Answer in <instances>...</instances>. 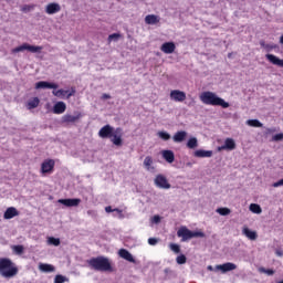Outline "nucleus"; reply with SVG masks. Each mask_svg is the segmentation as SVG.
<instances>
[{"label":"nucleus","mask_w":283,"mask_h":283,"mask_svg":"<svg viewBox=\"0 0 283 283\" xmlns=\"http://www.w3.org/2000/svg\"><path fill=\"white\" fill-rule=\"evenodd\" d=\"M200 101L203 103V105H212L218 107H223V109H227L229 107V102H226L222 99V97H219L216 95V93L211 91H206L200 94Z\"/></svg>","instance_id":"nucleus-1"},{"label":"nucleus","mask_w":283,"mask_h":283,"mask_svg":"<svg viewBox=\"0 0 283 283\" xmlns=\"http://www.w3.org/2000/svg\"><path fill=\"white\" fill-rule=\"evenodd\" d=\"M17 273H19V269L14 266L10 259L0 260V275H2V277H14Z\"/></svg>","instance_id":"nucleus-2"},{"label":"nucleus","mask_w":283,"mask_h":283,"mask_svg":"<svg viewBox=\"0 0 283 283\" xmlns=\"http://www.w3.org/2000/svg\"><path fill=\"white\" fill-rule=\"evenodd\" d=\"M88 264L95 270V271H112V263L109 262V259L105 256H97L88 260Z\"/></svg>","instance_id":"nucleus-3"},{"label":"nucleus","mask_w":283,"mask_h":283,"mask_svg":"<svg viewBox=\"0 0 283 283\" xmlns=\"http://www.w3.org/2000/svg\"><path fill=\"white\" fill-rule=\"evenodd\" d=\"M177 237L181 238V242H187L192 238H205V232L202 231H191L187 227L182 226L177 231Z\"/></svg>","instance_id":"nucleus-4"},{"label":"nucleus","mask_w":283,"mask_h":283,"mask_svg":"<svg viewBox=\"0 0 283 283\" xmlns=\"http://www.w3.org/2000/svg\"><path fill=\"white\" fill-rule=\"evenodd\" d=\"M24 50H28L29 52H32V54H39L43 50V46H35V45H30L28 43H24L20 46H17L12 49V54H17L19 52H24Z\"/></svg>","instance_id":"nucleus-5"},{"label":"nucleus","mask_w":283,"mask_h":283,"mask_svg":"<svg viewBox=\"0 0 283 283\" xmlns=\"http://www.w3.org/2000/svg\"><path fill=\"white\" fill-rule=\"evenodd\" d=\"M111 143L115 145V147H123V128H115L109 137Z\"/></svg>","instance_id":"nucleus-6"},{"label":"nucleus","mask_w":283,"mask_h":283,"mask_svg":"<svg viewBox=\"0 0 283 283\" xmlns=\"http://www.w3.org/2000/svg\"><path fill=\"white\" fill-rule=\"evenodd\" d=\"M154 184L158 187V189H171V184H169V180H167L165 175H157Z\"/></svg>","instance_id":"nucleus-7"},{"label":"nucleus","mask_w":283,"mask_h":283,"mask_svg":"<svg viewBox=\"0 0 283 283\" xmlns=\"http://www.w3.org/2000/svg\"><path fill=\"white\" fill-rule=\"evenodd\" d=\"M235 269H238V265H235V263L227 262L216 265L214 271H220L221 273H229V271H235Z\"/></svg>","instance_id":"nucleus-8"},{"label":"nucleus","mask_w":283,"mask_h":283,"mask_svg":"<svg viewBox=\"0 0 283 283\" xmlns=\"http://www.w3.org/2000/svg\"><path fill=\"white\" fill-rule=\"evenodd\" d=\"M170 98L176 103H182L187 99V94L182 91L174 90L170 92Z\"/></svg>","instance_id":"nucleus-9"},{"label":"nucleus","mask_w":283,"mask_h":283,"mask_svg":"<svg viewBox=\"0 0 283 283\" xmlns=\"http://www.w3.org/2000/svg\"><path fill=\"white\" fill-rule=\"evenodd\" d=\"M35 90H59V84L40 81L35 84Z\"/></svg>","instance_id":"nucleus-10"},{"label":"nucleus","mask_w":283,"mask_h":283,"mask_svg":"<svg viewBox=\"0 0 283 283\" xmlns=\"http://www.w3.org/2000/svg\"><path fill=\"white\" fill-rule=\"evenodd\" d=\"M82 116H83V115L81 114V112L75 111V112L73 113V115H70V114L64 115V116L62 117V120H63L64 123H76V120H81Z\"/></svg>","instance_id":"nucleus-11"},{"label":"nucleus","mask_w":283,"mask_h":283,"mask_svg":"<svg viewBox=\"0 0 283 283\" xmlns=\"http://www.w3.org/2000/svg\"><path fill=\"white\" fill-rule=\"evenodd\" d=\"M114 127H112L111 125H105L104 127H102L98 132V136L99 138H111L112 134L114 133Z\"/></svg>","instance_id":"nucleus-12"},{"label":"nucleus","mask_w":283,"mask_h":283,"mask_svg":"<svg viewBox=\"0 0 283 283\" xmlns=\"http://www.w3.org/2000/svg\"><path fill=\"white\" fill-rule=\"evenodd\" d=\"M75 92L76 91H74V90L72 92L65 91V90H57V91H53L52 94H53V96H56L57 98H65V96H66V98H71V96H74Z\"/></svg>","instance_id":"nucleus-13"},{"label":"nucleus","mask_w":283,"mask_h":283,"mask_svg":"<svg viewBox=\"0 0 283 283\" xmlns=\"http://www.w3.org/2000/svg\"><path fill=\"white\" fill-rule=\"evenodd\" d=\"M160 50L164 54H174L176 52V44L174 42H165Z\"/></svg>","instance_id":"nucleus-14"},{"label":"nucleus","mask_w":283,"mask_h":283,"mask_svg":"<svg viewBox=\"0 0 283 283\" xmlns=\"http://www.w3.org/2000/svg\"><path fill=\"white\" fill-rule=\"evenodd\" d=\"M46 14H56L61 12V4L56 2L49 3L45 8Z\"/></svg>","instance_id":"nucleus-15"},{"label":"nucleus","mask_w":283,"mask_h":283,"mask_svg":"<svg viewBox=\"0 0 283 283\" xmlns=\"http://www.w3.org/2000/svg\"><path fill=\"white\" fill-rule=\"evenodd\" d=\"M57 202L64 205V207H78L81 205V199H60Z\"/></svg>","instance_id":"nucleus-16"},{"label":"nucleus","mask_w":283,"mask_h":283,"mask_svg":"<svg viewBox=\"0 0 283 283\" xmlns=\"http://www.w3.org/2000/svg\"><path fill=\"white\" fill-rule=\"evenodd\" d=\"M224 149L233 151V149H235V140H233V138H227L224 140V145L218 148L219 151H222Z\"/></svg>","instance_id":"nucleus-17"},{"label":"nucleus","mask_w":283,"mask_h":283,"mask_svg":"<svg viewBox=\"0 0 283 283\" xmlns=\"http://www.w3.org/2000/svg\"><path fill=\"white\" fill-rule=\"evenodd\" d=\"M119 258H123V260H126L127 262H132L133 264L136 263V259H134V255L130 254L129 251L126 249H120L118 252Z\"/></svg>","instance_id":"nucleus-18"},{"label":"nucleus","mask_w":283,"mask_h":283,"mask_svg":"<svg viewBox=\"0 0 283 283\" xmlns=\"http://www.w3.org/2000/svg\"><path fill=\"white\" fill-rule=\"evenodd\" d=\"M54 169V160L49 159L42 163L41 171L42 174H50Z\"/></svg>","instance_id":"nucleus-19"},{"label":"nucleus","mask_w":283,"mask_h":283,"mask_svg":"<svg viewBox=\"0 0 283 283\" xmlns=\"http://www.w3.org/2000/svg\"><path fill=\"white\" fill-rule=\"evenodd\" d=\"M67 109V105L65 102H57L53 106V114H65V111Z\"/></svg>","instance_id":"nucleus-20"},{"label":"nucleus","mask_w":283,"mask_h":283,"mask_svg":"<svg viewBox=\"0 0 283 283\" xmlns=\"http://www.w3.org/2000/svg\"><path fill=\"white\" fill-rule=\"evenodd\" d=\"M19 216V210L14 207H10L6 210L3 218L4 220H12V218H17Z\"/></svg>","instance_id":"nucleus-21"},{"label":"nucleus","mask_w":283,"mask_h":283,"mask_svg":"<svg viewBox=\"0 0 283 283\" xmlns=\"http://www.w3.org/2000/svg\"><path fill=\"white\" fill-rule=\"evenodd\" d=\"M265 59H268V61L272 63V65H277V67H283V60H280V57L273 54H266Z\"/></svg>","instance_id":"nucleus-22"},{"label":"nucleus","mask_w":283,"mask_h":283,"mask_svg":"<svg viewBox=\"0 0 283 283\" xmlns=\"http://www.w3.org/2000/svg\"><path fill=\"white\" fill-rule=\"evenodd\" d=\"M242 233L245 235V238H248V240H252V241L258 240V232L252 231L248 227H244L242 229Z\"/></svg>","instance_id":"nucleus-23"},{"label":"nucleus","mask_w":283,"mask_h":283,"mask_svg":"<svg viewBox=\"0 0 283 283\" xmlns=\"http://www.w3.org/2000/svg\"><path fill=\"white\" fill-rule=\"evenodd\" d=\"M174 143H184V140H187V132L185 130H179L175 133L172 136Z\"/></svg>","instance_id":"nucleus-24"},{"label":"nucleus","mask_w":283,"mask_h":283,"mask_svg":"<svg viewBox=\"0 0 283 283\" xmlns=\"http://www.w3.org/2000/svg\"><path fill=\"white\" fill-rule=\"evenodd\" d=\"M196 158H211L213 150L198 149L195 151Z\"/></svg>","instance_id":"nucleus-25"},{"label":"nucleus","mask_w":283,"mask_h":283,"mask_svg":"<svg viewBox=\"0 0 283 283\" xmlns=\"http://www.w3.org/2000/svg\"><path fill=\"white\" fill-rule=\"evenodd\" d=\"M161 156L166 163H174L176 160V155L172 153V150H163Z\"/></svg>","instance_id":"nucleus-26"},{"label":"nucleus","mask_w":283,"mask_h":283,"mask_svg":"<svg viewBox=\"0 0 283 283\" xmlns=\"http://www.w3.org/2000/svg\"><path fill=\"white\" fill-rule=\"evenodd\" d=\"M145 23H147V25H156V23H160V18L155 14H148L145 18Z\"/></svg>","instance_id":"nucleus-27"},{"label":"nucleus","mask_w":283,"mask_h":283,"mask_svg":"<svg viewBox=\"0 0 283 283\" xmlns=\"http://www.w3.org/2000/svg\"><path fill=\"white\" fill-rule=\"evenodd\" d=\"M154 158H151V156H147L144 159V167L147 171H154Z\"/></svg>","instance_id":"nucleus-28"},{"label":"nucleus","mask_w":283,"mask_h":283,"mask_svg":"<svg viewBox=\"0 0 283 283\" xmlns=\"http://www.w3.org/2000/svg\"><path fill=\"white\" fill-rule=\"evenodd\" d=\"M40 271L43 273H54V265L48 263H40L39 264Z\"/></svg>","instance_id":"nucleus-29"},{"label":"nucleus","mask_w":283,"mask_h":283,"mask_svg":"<svg viewBox=\"0 0 283 283\" xmlns=\"http://www.w3.org/2000/svg\"><path fill=\"white\" fill-rule=\"evenodd\" d=\"M105 211H106V213H114V212L117 213L119 220H123V218H125V216L123 214V210H120L118 208L112 209L111 206H107L105 208Z\"/></svg>","instance_id":"nucleus-30"},{"label":"nucleus","mask_w":283,"mask_h":283,"mask_svg":"<svg viewBox=\"0 0 283 283\" xmlns=\"http://www.w3.org/2000/svg\"><path fill=\"white\" fill-rule=\"evenodd\" d=\"M186 145L188 149H196V147H198V138L191 137L190 139H188Z\"/></svg>","instance_id":"nucleus-31"},{"label":"nucleus","mask_w":283,"mask_h":283,"mask_svg":"<svg viewBox=\"0 0 283 283\" xmlns=\"http://www.w3.org/2000/svg\"><path fill=\"white\" fill-rule=\"evenodd\" d=\"M157 136H158V138H160L161 140H165V142L171 140V135L165 130L158 132Z\"/></svg>","instance_id":"nucleus-32"},{"label":"nucleus","mask_w":283,"mask_h":283,"mask_svg":"<svg viewBox=\"0 0 283 283\" xmlns=\"http://www.w3.org/2000/svg\"><path fill=\"white\" fill-rule=\"evenodd\" d=\"M249 127H263V124L259 119H248L245 122Z\"/></svg>","instance_id":"nucleus-33"},{"label":"nucleus","mask_w":283,"mask_h":283,"mask_svg":"<svg viewBox=\"0 0 283 283\" xmlns=\"http://www.w3.org/2000/svg\"><path fill=\"white\" fill-rule=\"evenodd\" d=\"M250 211H251L252 213H258V214H260V213H262V207H260V205H258V203H251V205H250Z\"/></svg>","instance_id":"nucleus-34"},{"label":"nucleus","mask_w":283,"mask_h":283,"mask_svg":"<svg viewBox=\"0 0 283 283\" xmlns=\"http://www.w3.org/2000/svg\"><path fill=\"white\" fill-rule=\"evenodd\" d=\"M39 97H34L33 99H31L29 103H28V107L29 109H34L36 107H39Z\"/></svg>","instance_id":"nucleus-35"},{"label":"nucleus","mask_w":283,"mask_h":283,"mask_svg":"<svg viewBox=\"0 0 283 283\" xmlns=\"http://www.w3.org/2000/svg\"><path fill=\"white\" fill-rule=\"evenodd\" d=\"M48 244H51L53 247H59V244H61V239H56L54 237H49Z\"/></svg>","instance_id":"nucleus-36"},{"label":"nucleus","mask_w":283,"mask_h":283,"mask_svg":"<svg viewBox=\"0 0 283 283\" xmlns=\"http://www.w3.org/2000/svg\"><path fill=\"white\" fill-rule=\"evenodd\" d=\"M12 251H14V253L17 255H22L23 251L25 250V248H23V245H13L11 247Z\"/></svg>","instance_id":"nucleus-37"},{"label":"nucleus","mask_w":283,"mask_h":283,"mask_svg":"<svg viewBox=\"0 0 283 283\" xmlns=\"http://www.w3.org/2000/svg\"><path fill=\"white\" fill-rule=\"evenodd\" d=\"M217 213H219V216H229L231 213V209H229V208H218Z\"/></svg>","instance_id":"nucleus-38"},{"label":"nucleus","mask_w":283,"mask_h":283,"mask_svg":"<svg viewBox=\"0 0 283 283\" xmlns=\"http://www.w3.org/2000/svg\"><path fill=\"white\" fill-rule=\"evenodd\" d=\"M118 39H120V33H113V34L108 35V43H112V41H114L116 43V41H118Z\"/></svg>","instance_id":"nucleus-39"},{"label":"nucleus","mask_w":283,"mask_h":283,"mask_svg":"<svg viewBox=\"0 0 283 283\" xmlns=\"http://www.w3.org/2000/svg\"><path fill=\"white\" fill-rule=\"evenodd\" d=\"M176 262L177 264H187V256H185V254H180L177 256Z\"/></svg>","instance_id":"nucleus-40"},{"label":"nucleus","mask_w":283,"mask_h":283,"mask_svg":"<svg viewBox=\"0 0 283 283\" xmlns=\"http://www.w3.org/2000/svg\"><path fill=\"white\" fill-rule=\"evenodd\" d=\"M275 132H280V128H275V127L265 128L264 135L265 136H271V134H275Z\"/></svg>","instance_id":"nucleus-41"},{"label":"nucleus","mask_w":283,"mask_h":283,"mask_svg":"<svg viewBox=\"0 0 283 283\" xmlns=\"http://www.w3.org/2000/svg\"><path fill=\"white\" fill-rule=\"evenodd\" d=\"M283 140V133H279L272 137V143H280Z\"/></svg>","instance_id":"nucleus-42"},{"label":"nucleus","mask_w":283,"mask_h":283,"mask_svg":"<svg viewBox=\"0 0 283 283\" xmlns=\"http://www.w3.org/2000/svg\"><path fill=\"white\" fill-rule=\"evenodd\" d=\"M259 273H265V275H274L275 271L266 270L265 268H259Z\"/></svg>","instance_id":"nucleus-43"},{"label":"nucleus","mask_w":283,"mask_h":283,"mask_svg":"<svg viewBox=\"0 0 283 283\" xmlns=\"http://www.w3.org/2000/svg\"><path fill=\"white\" fill-rule=\"evenodd\" d=\"M169 247H170V250H172L174 253H180V245H178L176 243H171Z\"/></svg>","instance_id":"nucleus-44"},{"label":"nucleus","mask_w":283,"mask_h":283,"mask_svg":"<svg viewBox=\"0 0 283 283\" xmlns=\"http://www.w3.org/2000/svg\"><path fill=\"white\" fill-rule=\"evenodd\" d=\"M65 276L63 275H56L54 279V283H64L65 282Z\"/></svg>","instance_id":"nucleus-45"},{"label":"nucleus","mask_w":283,"mask_h":283,"mask_svg":"<svg viewBox=\"0 0 283 283\" xmlns=\"http://www.w3.org/2000/svg\"><path fill=\"white\" fill-rule=\"evenodd\" d=\"M148 244H150V247H156V244H158V239L149 238L148 239Z\"/></svg>","instance_id":"nucleus-46"},{"label":"nucleus","mask_w":283,"mask_h":283,"mask_svg":"<svg viewBox=\"0 0 283 283\" xmlns=\"http://www.w3.org/2000/svg\"><path fill=\"white\" fill-rule=\"evenodd\" d=\"M32 6H28V4H25V6H23L22 8H21V10H22V12H30L31 10H32Z\"/></svg>","instance_id":"nucleus-47"},{"label":"nucleus","mask_w":283,"mask_h":283,"mask_svg":"<svg viewBox=\"0 0 283 283\" xmlns=\"http://www.w3.org/2000/svg\"><path fill=\"white\" fill-rule=\"evenodd\" d=\"M272 187H274V188L283 187V179H281V180L274 182V184L272 185Z\"/></svg>","instance_id":"nucleus-48"},{"label":"nucleus","mask_w":283,"mask_h":283,"mask_svg":"<svg viewBox=\"0 0 283 283\" xmlns=\"http://www.w3.org/2000/svg\"><path fill=\"white\" fill-rule=\"evenodd\" d=\"M153 222H154L155 224H158V222H160V216H154V217H153Z\"/></svg>","instance_id":"nucleus-49"},{"label":"nucleus","mask_w":283,"mask_h":283,"mask_svg":"<svg viewBox=\"0 0 283 283\" xmlns=\"http://www.w3.org/2000/svg\"><path fill=\"white\" fill-rule=\"evenodd\" d=\"M102 98H103L104 101H107V99L112 98V96H109V94H103V95H102Z\"/></svg>","instance_id":"nucleus-50"},{"label":"nucleus","mask_w":283,"mask_h":283,"mask_svg":"<svg viewBox=\"0 0 283 283\" xmlns=\"http://www.w3.org/2000/svg\"><path fill=\"white\" fill-rule=\"evenodd\" d=\"M276 255H279L280 258H282L283 252H282V251H280V250H277V251H276Z\"/></svg>","instance_id":"nucleus-51"},{"label":"nucleus","mask_w":283,"mask_h":283,"mask_svg":"<svg viewBox=\"0 0 283 283\" xmlns=\"http://www.w3.org/2000/svg\"><path fill=\"white\" fill-rule=\"evenodd\" d=\"M186 167H193V164H192L191 161H188V163L186 164Z\"/></svg>","instance_id":"nucleus-52"},{"label":"nucleus","mask_w":283,"mask_h":283,"mask_svg":"<svg viewBox=\"0 0 283 283\" xmlns=\"http://www.w3.org/2000/svg\"><path fill=\"white\" fill-rule=\"evenodd\" d=\"M93 213H94V211H92V210L87 211V216H92Z\"/></svg>","instance_id":"nucleus-53"},{"label":"nucleus","mask_w":283,"mask_h":283,"mask_svg":"<svg viewBox=\"0 0 283 283\" xmlns=\"http://www.w3.org/2000/svg\"><path fill=\"white\" fill-rule=\"evenodd\" d=\"M262 48H270L269 45H265L264 42H261Z\"/></svg>","instance_id":"nucleus-54"},{"label":"nucleus","mask_w":283,"mask_h":283,"mask_svg":"<svg viewBox=\"0 0 283 283\" xmlns=\"http://www.w3.org/2000/svg\"><path fill=\"white\" fill-rule=\"evenodd\" d=\"M208 271H213V268L211 265H208Z\"/></svg>","instance_id":"nucleus-55"},{"label":"nucleus","mask_w":283,"mask_h":283,"mask_svg":"<svg viewBox=\"0 0 283 283\" xmlns=\"http://www.w3.org/2000/svg\"><path fill=\"white\" fill-rule=\"evenodd\" d=\"M280 43L283 45V35L280 38Z\"/></svg>","instance_id":"nucleus-56"},{"label":"nucleus","mask_w":283,"mask_h":283,"mask_svg":"<svg viewBox=\"0 0 283 283\" xmlns=\"http://www.w3.org/2000/svg\"><path fill=\"white\" fill-rule=\"evenodd\" d=\"M277 283H283V281H279Z\"/></svg>","instance_id":"nucleus-57"}]
</instances>
